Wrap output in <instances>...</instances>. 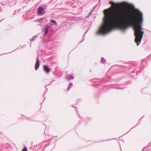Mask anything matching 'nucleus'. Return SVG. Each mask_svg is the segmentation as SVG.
Segmentation results:
<instances>
[{
	"instance_id": "f257e3e1",
	"label": "nucleus",
	"mask_w": 151,
	"mask_h": 151,
	"mask_svg": "<svg viewBox=\"0 0 151 151\" xmlns=\"http://www.w3.org/2000/svg\"><path fill=\"white\" fill-rule=\"evenodd\" d=\"M109 4L114 5L104 11L103 22L96 32V34L105 35L116 27L122 32L130 26L134 30L135 42L138 46L140 43L144 32L142 31L143 14L138 9L135 14H131L128 7L133 8L134 6L126 2L115 3L111 1Z\"/></svg>"
},
{
	"instance_id": "f03ea898",
	"label": "nucleus",
	"mask_w": 151,
	"mask_h": 151,
	"mask_svg": "<svg viewBox=\"0 0 151 151\" xmlns=\"http://www.w3.org/2000/svg\"><path fill=\"white\" fill-rule=\"evenodd\" d=\"M40 65V61L39 60V55H37V60L35 66V69L36 70L38 69Z\"/></svg>"
},
{
	"instance_id": "7ed1b4c3",
	"label": "nucleus",
	"mask_w": 151,
	"mask_h": 151,
	"mask_svg": "<svg viewBox=\"0 0 151 151\" xmlns=\"http://www.w3.org/2000/svg\"><path fill=\"white\" fill-rule=\"evenodd\" d=\"M43 69L47 73H49L50 71V69L46 65H44Z\"/></svg>"
},
{
	"instance_id": "20e7f679",
	"label": "nucleus",
	"mask_w": 151,
	"mask_h": 151,
	"mask_svg": "<svg viewBox=\"0 0 151 151\" xmlns=\"http://www.w3.org/2000/svg\"><path fill=\"white\" fill-rule=\"evenodd\" d=\"M43 9L42 7H39L37 10L38 14L39 15H40L41 14V13L43 10Z\"/></svg>"
},
{
	"instance_id": "39448f33",
	"label": "nucleus",
	"mask_w": 151,
	"mask_h": 151,
	"mask_svg": "<svg viewBox=\"0 0 151 151\" xmlns=\"http://www.w3.org/2000/svg\"><path fill=\"white\" fill-rule=\"evenodd\" d=\"M50 29V26H46L45 29V35L47 34L49 31Z\"/></svg>"
},
{
	"instance_id": "423d86ee",
	"label": "nucleus",
	"mask_w": 151,
	"mask_h": 151,
	"mask_svg": "<svg viewBox=\"0 0 151 151\" xmlns=\"http://www.w3.org/2000/svg\"><path fill=\"white\" fill-rule=\"evenodd\" d=\"M66 77L69 80H70V79H73L74 78L73 76L72 75H67L66 76Z\"/></svg>"
},
{
	"instance_id": "0eeeda50",
	"label": "nucleus",
	"mask_w": 151,
	"mask_h": 151,
	"mask_svg": "<svg viewBox=\"0 0 151 151\" xmlns=\"http://www.w3.org/2000/svg\"><path fill=\"white\" fill-rule=\"evenodd\" d=\"M51 23H53L55 25H57V23L56 21L54 20H51L50 21Z\"/></svg>"
},
{
	"instance_id": "6e6552de",
	"label": "nucleus",
	"mask_w": 151,
	"mask_h": 151,
	"mask_svg": "<svg viewBox=\"0 0 151 151\" xmlns=\"http://www.w3.org/2000/svg\"><path fill=\"white\" fill-rule=\"evenodd\" d=\"M101 63L104 64L105 63V60L103 58H101Z\"/></svg>"
},
{
	"instance_id": "1a4fd4ad",
	"label": "nucleus",
	"mask_w": 151,
	"mask_h": 151,
	"mask_svg": "<svg viewBox=\"0 0 151 151\" xmlns=\"http://www.w3.org/2000/svg\"><path fill=\"white\" fill-rule=\"evenodd\" d=\"M37 36H34L33 37H32V39H30V40L31 41L34 40H35V39L37 38Z\"/></svg>"
},
{
	"instance_id": "9d476101",
	"label": "nucleus",
	"mask_w": 151,
	"mask_h": 151,
	"mask_svg": "<svg viewBox=\"0 0 151 151\" xmlns=\"http://www.w3.org/2000/svg\"><path fill=\"white\" fill-rule=\"evenodd\" d=\"M73 85V84L72 83H70L69 85V87L68 89V90L69 89H70V87H71Z\"/></svg>"
},
{
	"instance_id": "9b49d317",
	"label": "nucleus",
	"mask_w": 151,
	"mask_h": 151,
	"mask_svg": "<svg viewBox=\"0 0 151 151\" xmlns=\"http://www.w3.org/2000/svg\"><path fill=\"white\" fill-rule=\"evenodd\" d=\"M22 151H27V149L26 147H24Z\"/></svg>"
},
{
	"instance_id": "f8f14e48",
	"label": "nucleus",
	"mask_w": 151,
	"mask_h": 151,
	"mask_svg": "<svg viewBox=\"0 0 151 151\" xmlns=\"http://www.w3.org/2000/svg\"><path fill=\"white\" fill-rule=\"evenodd\" d=\"M44 18H40L39 19V21L40 22H42V21L44 19Z\"/></svg>"
}]
</instances>
